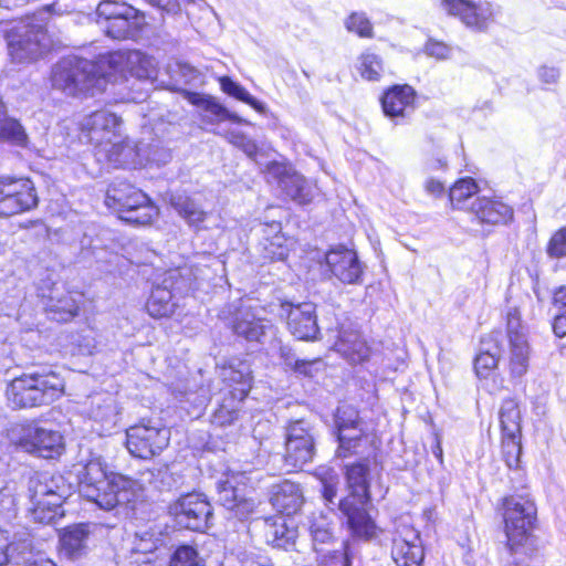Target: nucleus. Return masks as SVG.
Here are the masks:
<instances>
[{
    "mask_svg": "<svg viewBox=\"0 0 566 566\" xmlns=\"http://www.w3.org/2000/svg\"><path fill=\"white\" fill-rule=\"evenodd\" d=\"M80 493L98 507L111 511L129 505L143 495V485L128 476L108 472L99 457H93L76 469Z\"/></svg>",
    "mask_w": 566,
    "mask_h": 566,
    "instance_id": "nucleus-1",
    "label": "nucleus"
},
{
    "mask_svg": "<svg viewBox=\"0 0 566 566\" xmlns=\"http://www.w3.org/2000/svg\"><path fill=\"white\" fill-rule=\"evenodd\" d=\"M60 2L44 7L32 17L9 23L4 30L8 53L15 63H30L50 50L52 41L48 34L44 14H62Z\"/></svg>",
    "mask_w": 566,
    "mask_h": 566,
    "instance_id": "nucleus-2",
    "label": "nucleus"
},
{
    "mask_svg": "<svg viewBox=\"0 0 566 566\" xmlns=\"http://www.w3.org/2000/svg\"><path fill=\"white\" fill-rule=\"evenodd\" d=\"M334 349L349 364L357 365L367 363L368 371L377 379L374 386H377L381 381L385 382L389 379V374L397 371L405 365L403 353L397 356V361L392 366L390 358L381 357L377 350L370 347L367 342L360 337L358 331L349 327L342 326L338 331Z\"/></svg>",
    "mask_w": 566,
    "mask_h": 566,
    "instance_id": "nucleus-3",
    "label": "nucleus"
},
{
    "mask_svg": "<svg viewBox=\"0 0 566 566\" xmlns=\"http://www.w3.org/2000/svg\"><path fill=\"white\" fill-rule=\"evenodd\" d=\"M51 82L54 88L71 96L87 93L94 88L101 90L105 83L99 60L94 63L77 56L60 60L52 70Z\"/></svg>",
    "mask_w": 566,
    "mask_h": 566,
    "instance_id": "nucleus-4",
    "label": "nucleus"
},
{
    "mask_svg": "<svg viewBox=\"0 0 566 566\" xmlns=\"http://www.w3.org/2000/svg\"><path fill=\"white\" fill-rule=\"evenodd\" d=\"M9 439L23 451L45 459L59 457L64 451L61 432L41 421L13 426L9 431Z\"/></svg>",
    "mask_w": 566,
    "mask_h": 566,
    "instance_id": "nucleus-5",
    "label": "nucleus"
},
{
    "mask_svg": "<svg viewBox=\"0 0 566 566\" xmlns=\"http://www.w3.org/2000/svg\"><path fill=\"white\" fill-rule=\"evenodd\" d=\"M504 530L507 547L511 552L523 546L536 521V507L533 501L523 496H509L503 500Z\"/></svg>",
    "mask_w": 566,
    "mask_h": 566,
    "instance_id": "nucleus-6",
    "label": "nucleus"
},
{
    "mask_svg": "<svg viewBox=\"0 0 566 566\" xmlns=\"http://www.w3.org/2000/svg\"><path fill=\"white\" fill-rule=\"evenodd\" d=\"M60 481L62 476L43 475L33 484L31 515L35 522L50 524L63 516L62 504L69 495V489L60 485Z\"/></svg>",
    "mask_w": 566,
    "mask_h": 566,
    "instance_id": "nucleus-7",
    "label": "nucleus"
},
{
    "mask_svg": "<svg viewBox=\"0 0 566 566\" xmlns=\"http://www.w3.org/2000/svg\"><path fill=\"white\" fill-rule=\"evenodd\" d=\"M99 67L103 69L104 81L119 74L130 75L139 80L156 76L157 64L154 57L138 51H115L99 56Z\"/></svg>",
    "mask_w": 566,
    "mask_h": 566,
    "instance_id": "nucleus-8",
    "label": "nucleus"
},
{
    "mask_svg": "<svg viewBox=\"0 0 566 566\" xmlns=\"http://www.w3.org/2000/svg\"><path fill=\"white\" fill-rule=\"evenodd\" d=\"M186 268L170 270L166 273L161 284L156 285L147 301L148 314L155 318L168 317L177 307V295L191 289L190 277H186Z\"/></svg>",
    "mask_w": 566,
    "mask_h": 566,
    "instance_id": "nucleus-9",
    "label": "nucleus"
},
{
    "mask_svg": "<svg viewBox=\"0 0 566 566\" xmlns=\"http://www.w3.org/2000/svg\"><path fill=\"white\" fill-rule=\"evenodd\" d=\"M169 437L165 426L143 419L126 430V447L132 455L150 459L168 446Z\"/></svg>",
    "mask_w": 566,
    "mask_h": 566,
    "instance_id": "nucleus-10",
    "label": "nucleus"
},
{
    "mask_svg": "<svg viewBox=\"0 0 566 566\" xmlns=\"http://www.w3.org/2000/svg\"><path fill=\"white\" fill-rule=\"evenodd\" d=\"M250 479L245 472L230 471L218 482V500L240 520L247 518L255 509L256 502L247 495Z\"/></svg>",
    "mask_w": 566,
    "mask_h": 566,
    "instance_id": "nucleus-11",
    "label": "nucleus"
},
{
    "mask_svg": "<svg viewBox=\"0 0 566 566\" xmlns=\"http://www.w3.org/2000/svg\"><path fill=\"white\" fill-rule=\"evenodd\" d=\"M265 176L269 182H275L287 197L300 205L310 203L318 192L315 184L282 163H270Z\"/></svg>",
    "mask_w": 566,
    "mask_h": 566,
    "instance_id": "nucleus-12",
    "label": "nucleus"
},
{
    "mask_svg": "<svg viewBox=\"0 0 566 566\" xmlns=\"http://www.w3.org/2000/svg\"><path fill=\"white\" fill-rule=\"evenodd\" d=\"M170 511L179 526L196 532L206 531L212 518L210 502L206 495L196 492L180 496Z\"/></svg>",
    "mask_w": 566,
    "mask_h": 566,
    "instance_id": "nucleus-13",
    "label": "nucleus"
},
{
    "mask_svg": "<svg viewBox=\"0 0 566 566\" xmlns=\"http://www.w3.org/2000/svg\"><path fill=\"white\" fill-rule=\"evenodd\" d=\"M38 205L33 182L28 178H0V216H13Z\"/></svg>",
    "mask_w": 566,
    "mask_h": 566,
    "instance_id": "nucleus-14",
    "label": "nucleus"
},
{
    "mask_svg": "<svg viewBox=\"0 0 566 566\" xmlns=\"http://www.w3.org/2000/svg\"><path fill=\"white\" fill-rule=\"evenodd\" d=\"M440 7L448 15L479 32L489 28L496 13L494 6L486 0H441Z\"/></svg>",
    "mask_w": 566,
    "mask_h": 566,
    "instance_id": "nucleus-15",
    "label": "nucleus"
},
{
    "mask_svg": "<svg viewBox=\"0 0 566 566\" xmlns=\"http://www.w3.org/2000/svg\"><path fill=\"white\" fill-rule=\"evenodd\" d=\"M507 335L510 340V368L515 377L523 376L528 368L530 346L525 328L521 324V314L516 307L506 313Z\"/></svg>",
    "mask_w": 566,
    "mask_h": 566,
    "instance_id": "nucleus-16",
    "label": "nucleus"
},
{
    "mask_svg": "<svg viewBox=\"0 0 566 566\" xmlns=\"http://www.w3.org/2000/svg\"><path fill=\"white\" fill-rule=\"evenodd\" d=\"M285 462L289 470L302 468L313 460L315 453L314 436L304 421L290 424L286 433Z\"/></svg>",
    "mask_w": 566,
    "mask_h": 566,
    "instance_id": "nucleus-17",
    "label": "nucleus"
},
{
    "mask_svg": "<svg viewBox=\"0 0 566 566\" xmlns=\"http://www.w3.org/2000/svg\"><path fill=\"white\" fill-rule=\"evenodd\" d=\"M122 122L113 113L105 109L97 111L86 116L81 123V129L84 137L96 147L99 153L112 143L114 138L119 137Z\"/></svg>",
    "mask_w": 566,
    "mask_h": 566,
    "instance_id": "nucleus-18",
    "label": "nucleus"
},
{
    "mask_svg": "<svg viewBox=\"0 0 566 566\" xmlns=\"http://www.w3.org/2000/svg\"><path fill=\"white\" fill-rule=\"evenodd\" d=\"M39 291L45 311L52 319L66 322L77 314L82 298L81 294L64 292L63 286L56 283H53L50 287L41 286Z\"/></svg>",
    "mask_w": 566,
    "mask_h": 566,
    "instance_id": "nucleus-19",
    "label": "nucleus"
},
{
    "mask_svg": "<svg viewBox=\"0 0 566 566\" xmlns=\"http://www.w3.org/2000/svg\"><path fill=\"white\" fill-rule=\"evenodd\" d=\"M286 315L287 327L292 335L301 340L314 339L318 334L315 305L310 302L301 304L283 303L281 315Z\"/></svg>",
    "mask_w": 566,
    "mask_h": 566,
    "instance_id": "nucleus-20",
    "label": "nucleus"
},
{
    "mask_svg": "<svg viewBox=\"0 0 566 566\" xmlns=\"http://www.w3.org/2000/svg\"><path fill=\"white\" fill-rule=\"evenodd\" d=\"M391 556L397 566H420L424 554L419 532L401 524L392 539Z\"/></svg>",
    "mask_w": 566,
    "mask_h": 566,
    "instance_id": "nucleus-21",
    "label": "nucleus"
},
{
    "mask_svg": "<svg viewBox=\"0 0 566 566\" xmlns=\"http://www.w3.org/2000/svg\"><path fill=\"white\" fill-rule=\"evenodd\" d=\"M335 423L338 431V455L347 457L356 452L357 440L363 436L364 429L357 416L356 409L347 403L340 405L335 415Z\"/></svg>",
    "mask_w": 566,
    "mask_h": 566,
    "instance_id": "nucleus-22",
    "label": "nucleus"
},
{
    "mask_svg": "<svg viewBox=\"0 0 566 566\" xmlns=\"http://www.w3.org/2000/svg\"><path fill=\"white\" fill-rule=\"evenodd\" d=\"M326 264L332 274L346 284H357L363 275V266L354 250L337 247L326 253Z\"/></svg>",
    "mask_w": 566,
    "mask_h": 566,
    "instance_id": "nucleus-23",
    "label": "nucleus"
},
{
    "mask_svg": "<svg viewBox=\"0 0 566 566\" xmlns=\"http://www.w3.org/2000/svg\"><path fill=\"white\" fill-rule=\"evenodd\" d=\"M367 503L345 497L338 504L352 535L360 539H370L377 533V526L366 511Z\"/></svg>",
    "mask_w": 566,
    "mask_h": 566,
    "instance_id": "nucleus-24",
    "label": "nucleus"
},
{
    "mask_svg": "<svg viewBox=\"0 0 566 566\" xmlns=\"http://www.w3.org/2000/svg\"><path fill=\"white\" fill-rule=\"evenodd\" d=\"M115 211L122 220L146 226L158 217V208L150 201L149 197L139 189L133 190L130 198L122 203Z\"/></svg>",
    "mask_w": 566,
    "mask_h": 566,
    "instance_id": "nucleus-25",
    "label": "nucleus"
},
{
    "mask_svg": "<svg viewBox=\"0 0 566 566\" xmlns=\"http://www.w3.org/2000/svg\"><path fill=\"white\" fill-rule=\"evenodd\" d=\"M471 212L481 223L506 224L513 219V208L500 197H476L471 205Z\"/></svg>",
    "mask_w": 566,
    "mask_h": 566,
    "instance_id": "nucleus-26",
    "label": "nucleus"
},
{
    "mask_svg": "<svg viewBox=\"0 0 566 566\" xmlns=\"http://www.w3.org/2000/svg\"><path fill=\"white\" fill-rule=\"evenodd\" d=\"M415 97L416 93L411 86H394L381 98L385 115L392 119L407 116L413 111Z\"/></svg>",
    "mask_w": 566,
    "mask_h": 566,
    "instance_id": "nucleus-27",
    "label": "nucleus"
},
{
    "mask_svg": "<svg viewBox=\"0 0 566 566\" xmlns=\"http://www.w3.org/2000/svg\"><path fill=\"white\" fill-rule=\"evenodd\" d=\"M88 524H75L64 528L60 535L61 556L75 560L86 554L90 536Z\"/></svg>",
    "mask_w": 566,
    "mask_h": 566,
    "instance_id": "nucleus-28",
    "label": "nucleus"
},
{
    "mask_svg": "<svg viewBox=\"0 0 566 566\" xmlns=\"http://www.w3.org/2000/svg\"><path fill=\"white\" fill-rule=\"evenodd\" d=\"M270 500L274 509L286 515L296 513L304 503L301 486L287 480L272 486Z\"/></svg>",
    "mask_w": 566,
    "mask_h": 566,
    "instance_id": "nucleus-29",
    "label": "nucleus"
},
{
    "mask_svg": "<svg viewBox=\"0 0 566 566\" xmlns=\"http://www.w3.org/2000/svg\"><path fill=\"white\" fill-rule=\"evenodd\" d=\"M263 240L261 242L262 255L270 261L284 260L293 245V240L286 238L281 231V224L272 222L263 227Z\"/></svg>",
    "mask_w": 566,
    "mask_h": 566,
    "instance_id": "nucleus-30",
    "label": "nucleus"
},
{
    "mask_svg": "<svg viewBox=\"0 0 566 566\" xmlns=\"http://www.w3.org/2000/svg\"><path fill=\"white\" fill-rule=\"evenodd\" d=\"M146 25V18L143 12L134 8L133 14L117 17L107 23H103V31L112 39L124 40L138 35Z\"/></svg>",
    "mask_w": 566,
    "mask_h": 566,
    "instance_id": "nucleus-31",
    "label": "nucleus"
},
{
    "mask_svg": "<svg viewBox=\"0 0 566 566\" xmlns=\"http://www.w3.org/2000/svg\"><path fill=\"white\" fill-rule=\"evenodd\" d=\"M232 329L238 336L247 340L260 342L261 337L272 329V325L258 318L250 310L241 307L232 322Z\"/></svg>",
    "mask_w": 566,
    "mask_h": 566,
    "instance_id": "nucleus-32",
    "label": "nucleus"
},
{
    "mask_svg": "<svg viewBox=\"0 0 566 566\" xmlns=\"http://www.w3.org/2000/svg\"><path fill=\"white\" fill-rule=\"evenodd\" d=\"M101 153L105 154L107 160L115 167L135 166L142 156V149L134 142L123 138L120 133L119 137L108 143Z\"/></svg>",
    "mask_w": 566,
    "mask_h": 566,
    "instance_id": "nucleus-33",
    "label": "nucleus"
},
{
    "mask_svg": "<svg viewBox=\"0 0 566 566\" xmlns=\"http://www.w3.org/2000/svg\"><path fill=\"white\" fill-rule=\"evenodd\" d=\"M91 399V417L105 424L114 426L119 415L115 396L105 391H95Z\"/></svg>",
    "mask_w": 566,
    "mask_h": 566,
    "instance_id": "nucleus-34",
    "label": "nucleus"
},
{
    "mask_svg": "<svg viewBox=\"0 0 566 566\" xmlns=\"http://www.w3.org/2000/svg\"><path fill=\"white\" fill-rule=\"evenodd\" d=\"M190 102L198 106L205 113L202 115L203 120L213 124L214 122H220L224 119H229L235 123H248L242 119L237 114L229 112L226 107L219 104L214 98L202 95V94H191Z\"/></svg>",
    "mask_w": 566,
    "mask_h": 566,
    "instance_id": "nucleus-35",
    "label": "nucleus"
},
{
    "mask_svg": "<svg viewBox=\"0 0 566 566\" xmlns=\"http://www.w3.org/2000/svg\"><path fill=\"white\" fill-rule=\"evenodd\" d=\"M367 474L368 467L366 463L359 462L346 467V480L349 489L347 497L360 502L369 501Z\"/></svg>",
    "mask_w": 566,
    "mask_h": 566,
    "instance_id": "nucleus-36",
    "label": "nucleus"
},
{
    "mask_svg": "<svg viewBox=\"0 0 566 566\" xmlns=\"http://www.w3.org/2000/svg\"><path fill=\"white\" fill-rule=\"evenodd\" d=\"M219 377L229 387H234L237 385L251 387L250 365L247 361L237 358L229 360L220 367Z\"/></svg>",
    "mask_w": 566,
    "mask_h": 566,
    "instance_id": "nucleus-37",
    "label": "nucleus"
},
{
    "mask_svg": "<svg viewBox=\"0 0 566 566\" xmlns=\"http://www.w3.org/2000/svg\"><path fill=\"white\" fill-rule=\"evenodd\" d=\"M0 139L7 140L13 145L27 146L28 137L21 124L7 117L6 105L0 97Z\"/></svg>",
    "mask_w": 566,
    "mask_h": 566,
    "instance_id": "nucleus-38",
    "label": "nucleus"
},
{
    "mask_svg": "<svg viewBox=\"0 0 566 566\" xmlns=\"http://www.w3.org/2000/svg\"><path fill=\"white\" fill-rule=\"evenodd\" d=\"M310 532L314 548L317 553L323 552V549L317 547L319 544H329L334 538L332 522L328 515L323 512L312 514L310 518Z\"/></svg>",
    "mask_w": 566,
    "mask_h": 566,
    "instance_id": "nucleus-39",
    "label": "nucleus"
},
{
    "mask_svg": "<svg viewBox=\"0 0 566 566\" xmlns=\"http://www.w3.org/2000/svg\"><path fill=\"white\" fill-rule=\"evenodd\" d=\"M478 192V185L472 178L458 180L450 189L449 197L451 205L457 209H470L473 201H470Z\"/></svg>",
    "mask_w": 566,
    "mask_h": 566,
    "instance_id": "nucleus-40",
    "label": "nucleus"
},
{
    "mask_svg": "<svg viewBox=\"0 0 566 566\" xmlns=\"http://www.w3.org/2000/svg\"><path fill=\"white\" fill-rule=\"evenodd\" d=\"M170 202L178 214L190 226L198 227L205 220V211L188 196L174 195Z\"/></svg>",
    "mask_w": 566,
    "mask_h": 566,
    "instance_id": "nucleus-41",
    "label": "nucleus"
},
{
    "mask_svg": "<svg viewBox=\"0 0 566 566\" xmlns=\"http://www.w3.org/2000/svg\"><path fill=\"white\" fill-rule=\"evenodd\" d=\"M500 349L496 345L482 342V348L474 360V370L479 378H488L496 368Z\"/></svg>",
    "mask_w": 566,
    "mask_h": 566,
    "instance_id": "nucleus-42",
    "label": "nucleus"
},
{
    "mask_svg": "<svg viewBox=\"0 0 566 566\" xmlns=\"http://www.w3.org/2000/svg\"><path fill=\"white\" fill-rule=\"evenodd\" d=\"M281 355L285 359L286 366L291 367L300 376L314 378L325 371V363L319 358L312 360L294 359L286 353L285 347H281Z\"/></svg>",
    "mask_w": 566,
    "mask_h": 566,
    "instance_id": "nucleus-43",
    "label": "nucleus"
},
{
    "mask_svg": "<svg viewBox=\"0 0 566 566\" xmlns=\"http://www.w3.org/2000/svg\"><path fill=\"white\" fill-rule=\"evenodd\" d=\"M8 405L12 409L40 407L49 403L45 391H6Z\"/></svg>",
    "mask_w": 566,
    "mask_h": 566,
    "instance_id": "nucleus-44",
    "label": "nucleus"
},
{
    "mask_svg": "<svg viewBox=\"0 0 566 566\" xmlns=\"http://www.w3.org/2000/svg\"><path fill=\"white\" fill-rule=\"evenodd\" d=\"M500 421L503 436L521 433L520 409L514 400L504 401L500 410Z\"/></svg>",
    "mask_w": 566,
    "mask_h": 566,
    "instance_id": "nucleus-45",
    "label": "nucleus"
},
{
    "mask_svg": "<svg viewBox=\"0 0 566 566\" xmlns=\"http://www.w3.org/2000/svg\"><path fill=\"white\" fill-rule=\"evenodd\" d=\"M219 82H220L221 90L226 94H228V95H230V96H232V97H234V98H237V99H239V101L250 105L252 108H254L259 113H264L265 112V105L262 102H260L256 98H254L239 83L232 81L228 76L220 77Z\"/></svg>",
    "mask_w": 566,
    "mask_h": 566,
    "instance_id": "nucleus-46",
    "label": "nucleus"
},
{
    "mask_svg": "<svg viewBox=\"0 0 566 566\" xmlns=\"http://www.w3.org/2000/svg\"><path fill=\"white\" fill-rule=\"evenodd\" d=\"M133 13L134 7L115 0H103L96 8L97 23L101 27H103V23H107L119 15L125 17V14Z\"/></svg>",
    "mask_w": 566,
    "mask_h": 566,
    "instance_id": "nucleus-47",
    "label": "nucleus"
},
{
    "mask_svg": "<svg viewBox=\"0 0 566 566\" xmlns=\"http://www.w3.org/2000/svg\"><path fill=\"white\" fill-rule=\"evenodd\" d=\"M357 70L363 78L378 81L384 72L382 60L377 54L366 51L358 57Z\"/></svg>",
    "mask_w": 566,
    "mask_h": 566,
    "instance_id": "nucleus-48",
    "label": "nucleus"
},
{
    "mask_svg": "<svg viewBox=\"0 0 566 566\" xmlns=\"http://www.w3.org/2000/svg\"><path fill=\"white\" fill-rule=\"evenodd\" d=\"M281 523L275 522L269 526L268 538L273 546L286 549L295 542L296 533L286 526L285 521L281 517Z\"/></svg>",
    "mask_w": 566,
    "mask_h": 566,
    "instance_id": "nucleus-49",
    "label": "nucleus"
},
{
    "mask_svg": "<svg viewBox=\"0 0 566 566\" xmlns=\"http://www.w3.org/2000/svg\"><path fill=\"white\" fill-rule=\"evenodd\" d=\"M135 189L136 187L126 181H117L112 184L106 192V206L113 210H116L122 203L130 198V195H133V190Z\"/></svg>",
    "mask_w": 566,
    "mask_h": 566,
    "instance_id": "nucleus-50",
    "label": "nucleus"
},
{
    "mask_svg": "<svg viewBox=\"0 0 566 566\" xmlns=\"http://www.w3.org/2000/svg\"><path fill=\"white\" fill-rule=\"evenodd\" d=\"M169 566H206V562L195 547L181 545L171 555Z\"/></svg>",
    "mask_w": 566,
    "mask_h": 566,
    "instance_id": "nucleus-51",
    "label": "nucleus"
},
{
    "mask_svg": "<svg viewBox=\"0 0 566 566\" xmlns=\"http://www.w3.org/2000/svg\"><path fill=\"white\" fill-rule=\"evenodd\" d=\"M502 452L504 461L510 469L518 468L522 453L520 434L503 436Z\"/></svg>",
    "mask_w": 566,
    "mask_h": 566,
    "instance_id": "nucleus-52",
    "label": "nucleus"
},
{
    "mask_svg": "<svg viewBox=\"0 0 566 566\" xmlns=\"http://www.w3.org/2000/svg\"><path fill=\"white\" fill-rule=\"evenodd\" d=\"M317 476L322 482V493L326 503L332 504L337 494L338 476L332 469H318Z\"/></svg>",
    "mask_w": 566,
    "mask_h": 566,
    "instance_id": "nucleus-53",
    "label": "nucleus"
},
{
    "mask_svg": "<svg viewBox=\"0 0 566 566\" xmlns=\"http://www.w3.org/2000/svg\"><path fill=\"white\" fill-rule=\"evenodd\" d=\"M346 29L361 38L373 36V25L365 13L354 12L346 20Z\"/></svg>",
    "mask_w": 566,
    "mask_h": 566,
    "instance_id": "nucleus-54",
    "label": "nucleus"
},
{
    "mask_svg": "<svg viewBox=\"0 0 566 566\" xmlns=\"http://www.w3.org/2000/svg\"><path fill=\"white\" fill-rule=\"evenodd\" d=\"M227 139L235 147L242 149L250 158H254L258 153L256 144L240 132L232 130L227 134Z\"/></svg>",
    "mask_w": 566,
    "mask_h": 566,
    "instance_id": "nucleus-55",
    "label": "nucleus"
},
{
    "mask_svg": "<svg viewBox=\"0 0 566 566\" xmlns=\"http://www.w3.org/2000/svg\"><path fill=\"white\" fill-rule=\"evenodd\" d=\"M163 545V538L160 536H155L148 532H145L138 535V541L135 545L136 553H140L144 555L153 554Z\"/></svg>",
    "mask_w": 566,
    "mask_h": 566,
    "instance_id": "nucleus-56",
    "label": "nucleus"
},
{
    "mask_svg": "<svg viewBox=\"0 0 566 566\" xmlns=\"http://www.w3.org/2000/svg\"><path fill=\"white\" fill-rule=\"evenodd\" d=\"M451 48L443 42L429 40L424 45V53L437 60H447L451 56Z\"/></svg>",
    "mask_w": 566,
    "mask_h": 566,
    "instance_id": "nucleus-57",
    "label": "nucleus"
},
{
    "mask_svg": "<svg viewBox=\"0 0 566 566\" xmlns=\"http://www.w3.org/2000/svg\"><path fill=\"white\" fill-rule=\"evenodd\" d=\"M548 253L555 258L566 255V228L560 229L552 237Z\"/></svg>",
    "mask_w": 566,
    "mask_h": 566,
    "instance_id": "nucleus-58",
    "label": "nucleus"
},
{
    "mask_svg": "<svg viewBox=\"0 0 566 566\" xmlns=\"http://www.w3.org/2000/svg\"><path fill=\"white\" fill-rule=\"evenodd\" d=\"M224 396L221 399V406L234 409L235 413L239 415L241 403L247 397L248 391H223Z\"/></svg>",
    "mask_w": 566,
    "mask_h": 566,
    "instance_id": "nucleus-59",
    "label": "nucleus"
},
{
    "mask_svg": "<svg viewBox=\"0 0 566 566\" xmlns=\"http://www.w3.org/2000/svg\"><path fill=\"white\" fill-rule=\"evenodd\" d=\"M239 417L238 413H235V410L222 407L219 405V408L214 411L212 422L218 426H228L231 424L234 420H237Z\"/></svg>",
    "mask_w": 566,
    "mask_h": 566,
    "instance_id": "nucleus-60",
    "label": "nucleus"
},
{
    "mask_svg": "<svg viewBox=\"0 0 566 566\" xmlns=\"http://www.w3.org/2000/svg\"><path fill=\"white\" fill-rule=\"evenodd\" d=\"M13 545L9 543V538L3 530L0 528V566H4L12 558L11 552Z\"/></svg>",
    "mask_w": 566,
    "mask_h": 566,
    "instance_id": "nucleus-61",
    "label": "nucleus"
},
{
    "mask_svg": "<svg viewBox=\"0 0 566 566\" xmlns=\"http://www.w3.org/2000/svg\"><path fill=\"white\" fill-rule=\"evenodd\" d=\"M553 331L558 337H564L566 335V312L557 310L553 322Z\"/></svg>",
    "mask_w": 566,
    "mask_h": 566,
    "instance_id": "nucleus-62",
    "label": "nucleus"
},
{
    "mask_svg": "<svg viewBox=\"0 0 566 566\" xmlns=\"http://www.w3.org/2000/svg\"><path fill=\"white\" fill-rule=\"evenodd\" d=\"M424 190L433 197H440L444 193L446 188L440 180L430 178L424 182Z\"/></svg>",
    "mask_w": 566,
    "mask_h": 566,
    "instance_id": "nucleus-63",
    "label": "nucleus"
},
{
    "mask_svg": "<svg viewBox=\"0 0 566 566\" xmlns=\"http://www.w3.org/2000/svg\"><path fill=\"white\" fill-rule=\"evenodd\" d=\"M538 76L546 84L555 83L559 77V72L555 67L543 66L538 71Z\"/></svg>",
    "mask_w": 566,
    "mask_h": 566,
    "instance_id": "nucleus-64",
    "label": "nucleus"
}]
</instances>
